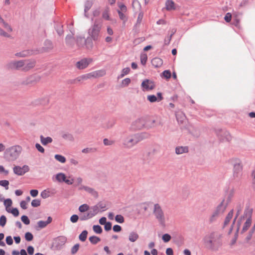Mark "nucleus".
Segmentation results:
<instances>
[{"label":"nucleus","instance_id":"f257e3e1","mask_svg":"<svg viewBox=\"0 0 255 255\" xmlns=\"http://www.w3.org/2000/svg\"><path fill=\"white\" fill-rule=\"evenodd\" d=\"M206 247L213 251H217L222 245V236L218 232H212L203 239Z\"/></svg>","mask_w":255,"mask_h":255},{"label":"nucleus","instance_id":"f03ea898","mask_svg":"<svg viewBox=\"0 0 255 255\" xmlns=\"http://www.w3.org/2000/svg\"><path fill=\"white\" fill-rule=\"evenodd\" d=\"M149 134L146 132L138 133L127 136L123 139V144L126 148H130L138 142L147 138Z\"/></svg>","mask_w":255,"mask_h":255},{"label":"nucleus","instance_id":"7ed1b4c3","mask_svg":"<svg viewBox=\"0 0 255 255\" xmlns=\"http://www.w3.org/2000/svg\"><path fill=\"white\" fill-rule=\"evenodd\" d=\"M155 123V121L154 120L146 122L144 118H139L131 123L129 129L131 131H136L141 129L144 128L148 129L154 127Z\"/></svg>","mask_w":255,"mask_h":255},{"label":"nucleus","instance_id":"20e7f679","mask_svg":"<svg viewBox=\"0 0 255 255\" xmlns=\"http://www.w3.org/2000/svg\"><path fill=\"white\" fill-rule=\"evenodd\" d=\"M102 22L100 20H95L94 24L88 29V33L90 39L95 42L99 41L101 37V30Z\"/></svg>","mask_w":255,"mask_h":255},{"label":"nucleus","instance_id":"39448f33","mask_svg":"<svg viewBox=\"0 0 255 255\" xmlns=\"http://www.w3.org/2000/svg\"><path fill=\"white\" fill-rule=\"evenodd\" d=\"M22 151V147L18 145H15L7 148L4 152V157L8 161L16 160Z\"/></svg>","mask_w":255,"mask_h":255},{"label":"nucleus","instance_id":"423d86ee","mask_svg":"<svg viewBox=\"0 0 255 255\" xmlns=\"http://www.w3.org/2000/svg\"><path fill=\"white\" fill-rule=\"evenodd\" d=\"M153 214L159 225L162 227L166 226V222L168 218L165 215L164 212L159 204H155L153 209Z\"/></svg>","mask_w":255,"mask_h":255},{"label":"nucleus","instance_id":"0eeeda50","mask_svg":"<svg viewBox=\"0 0 255 255\" xmlns=\"http://www.w3.org/2000/svg\"><path fill=\"white\" fill-rule=\"evenodd\" d=\"M75 41L78 47H85L87 49L89 50L92 49L94 46L93 42L90 37H88L87 38H85V37L82 35L77 36Z\"/></svg>","mask_w":255,"mask_h":255},{"label":"nucleus","instance_id":"6e6552de","mask_svg":"<svg viewBox=\"0 0 255 255\" xmlns=\"http://www.w3.org/2000/svg\"><path fill=\"white\" fill-rule=\"evenodd\" d=\"M233 165V177L235 179H239L242 175L243 166L242 162L239 159L232 160Z\"/></svg>","mask_w":255,"mask_h":255},{"label":"nucleus","instance_id":"1a4fd4ad","mask_svg":"<svg viewBox=\"0 0 255 255\" xmlns=\"http://www.w3.org/2000/svg\"><path fill=\"white\" fill-rule=\"evenodd\" d=\"M233 195V191H232L231 194L229 196L228 199L227 200L223 199L221 201V202L215 208V209L213 211L215 212L216 213H217L220 216L221 215H222V214H223V213L225 212V211L226 209V208H227Z\"/></svg>","mask_w":255,"mask_h":255},{"label":"nucleus","instance_id":"9d476101","mask_svg":"<svg viewBox=\"0 0 255 255\" xmlns=\"http://www.w3.org/2000/svg\"><path fill=\"white\" fill-rule=\"evenodd\" d=\"M39 52L37 49H26L20 52H16L14 56L17 58H25L33 55H36Z\"/></svg>","mask_w":255,"mask_h":255},{"label":"nucleus","instance_id":"9b49d317","mask_svg":"<svg viewBox=\"0 0 255 255\" xmlns=\"http://www.w3.org/2000/svg\"><path fill=\"white\" fill-rule=\"evenodd\" d=\"M67 241V238L65 236H59L54 240L53 244V248L55 250H61Z\"/></svg>","mask_w":255,"mask_h":255},{"label":"nucleus","instance_id":"f8f14e48","mask_svg":"<svg viewBox=\"0 0 255 255\" xmlns=\"http://www.w3.org/2000/svg\"><path fill=\"white\" fill-rule=\"evenodd\" d=\"M23 62L20 60H11L6 64V67L9 70H21Z\"/></svg>","mask_w":255,"mask_h":255},{"label":"nucleus","instance_id":"ddd939ff","mask_svg":"<svg viewBox=\"0 0 255 255\" xmlns=\"http://www.w3.org/2000/svg\"><path fill=\"white\" fill-rule=\"evenodd\" d=\"M23 62V66L21 67V71L27 72L34 68L36 65V61L34 59L21 60Z\"/></svg>","mask_w":255,"mask_h":255},{"label":"nucleus","instance_id":"4468645a","mask_svg":"<svg viewBox=\"0 0 255 255\" xmlns=\"http://www.w3.org/2000/svg\"><path fill=\"white\" fill-rule=\"evenodd\" d=\"M118 4L119 8L117 10V11L119 14L120 18L124 21H127V16L125 14L128 10L127 6L122 2H118Z\"/></svg>","mask_w":255,"mask_h":255},{"label":"nucleus","instance_id":"2eb2a0df","mask_svg":"<svg viewBox=\"0 0 255 255\" xmlns=\"http://www.w3.org/2000/svg\"><path fill=\"white\" fill-rule=\"evenodd\" d=\"M252 209H248L245 210V215L247 218V219L245 223L243 228V231L245 232L250 227L252 223Z\"/></svg>","mask_w":255,"mask_h":255},{"label":"nucleus","instance_id":"dca6fc26","mask_svg":"<svg viewBox=\"0 0 255 255\" xmlns=\"http://www.w3.org/2000/svg\"><path fill=\"white\" fill-rule=\"evenodd\" d=\"M29 170V167L28 165H24L22 167L19 166H15L13 168V171L14 174L21 176Z\"/></svg>","mask_w":255,"mask_h":255},{"label":"nucleus","instance_id":"f3484780","mask_svg":"<svg viewBox=\"0 0 255 255\" xmlns=\"http://www.w3.org/2000/svg\"><path fill=\"white\" fill-rule=\"evenodd\" d=\"M141 86L143 91L151 90L154 88V83L148 79L143 80Z\"/></svg>","mask_w":255,"mask_h":255},{"label":"nucleus","instance_id":"a211bd4d","mask_svg":"<svg viewBox=\"0 0 255 255\" xmlns=\"http://www.w3.org/2000/svg\"><path fill=\"white\" fill-rule=\"evenodd\" d=\"M78 189L79 190H85L95 198H97L98 197V192L93 188L83 185H81V186L79 187Z\"/></svg>","mask_w":255,"mask_h":255},{"label":"nucleus","instance_id":"6ab92c4d","mask_svg":"<svg viewBox=\"0 0 255 255\" xmlns=\"http://www.w3.org/2000/svg\"><path fill=\"white\" fill-rule=\"evenodd\" d=\"M217 134L220 139L223 141H230L231 139V136L227 131L221 129L217 132Z\"/></svg>","mask_w":255,"mask_h":255},{"label":"nucleus","instance_id":"aec40b11","mask_svg":"<svg viewBox=\"0 0 255 255\" xmlns=\"http://www.w3.org/2000/svg\"><path fill=\"white\" fill-rule=\"evenodd\" d=\"M92 61V59L91 58L83 59L76 63V67L79 69H84L86 68Z\"/></svg>","mask_w":255,"mask_h":255},{"label":"nucleus","instance_id":"412c9836","mask_svg":"<svg viewBox=\"0 0 255 255\" xmlns=\"http://www.w3.org/2000/svg\"><path fill=\"white\" fill-rule=\"evenodd\" d=\"M56 180L59 182H64L66 184H70L71 182L69 181V179H66L65 174L63 173H59L55 175Z\"/></svg>","mask_w":255,"mask_h":255},{"label":"nucleus","instance_id":"4be33fe9","mask_svg":"<svg viewBox=\"0 0 255 255\" xmlns=\"http://www.w3.org/2000/svg\"><path fill=\"white\" fill-rule=\"evenodd\" d=\"M53 48V44L52 42L49 40H46L44 42V47L41 49H38L39 53L47 51Z\"/></svg>","mask_w":255,"mask_h":255},{"label":"nucleus","instance_id":"5701e85b","mask_svg":"<svg viewBox=\"0 0 255 255\" xmlns=\"http://www.w3.org/2000/svg\"><path fill=\"white\" fill-rule=\"evenodd\" d=\"M243 208V205L241 204H239L237 206V211L236 215L235 218L233 220L232 225V226H231V228L230 229L229 232V234H230L232 232V230H233V225L235 224V222L236 221V219L238 218V216L240 215V212H241Z\"/></svg>","mask_w":255,"mask_h":255},{"label":"nucleus","instance_id":"b1692460","mask_svg":"<svg viewBox=\"0 0 255 255\" xmlns=\"http://www.w3.org/2000/svg\"><path fill=\"white\" fill-rule=\"evenodd\" d=\"M188 151L189 148L187 146H178L175 148V153L177 154L187 153Z\"/></svg>","mask_w":255,"mask_h":255},{"label":"nucleus","instance_id":"393cba45","mask_svg":"<svg viewBox=\"0 0 255 255\" xmlns=\"http://www.w3.org/2000/svg\"><path fill=\"white\" fill-rule=\"evenodd\" d=\"M52 219L51 217H48L47 221H39L37 222V226L39 229H43L47 226L52 222Z\"/></svg>","mask_w":255,"mask_h":255},{"label":"nucleus","instance_id":"a878e982","mask_svg":"<svg viewBox=\"0 0 255 255\" xmlns=\"http://www.w3.org/2000/svg\"><path fill=\"white\" fill-rule=\"evenodd\" d=\"M151 64L154 67L157 68L161 66L163 61L161 58L155 57L151 60Z\"/></svg>","mask_w":255,"mask_h":255},{"label":"nucleus","instance_id":"bb28decb","mask_svg":"<svg viewBox=\"0 0 255 255\" xmlns=\"http://www.w3.org/2000/svg\"><path fill=\"white\" fill-rule=\"evenodd\" d=\"M233 213H234L233 209L231 210L228 213V215H227V216L225 219L224 222V226H223L224 228H225L226 226H227L229 224L230 222L231 221V220L232 219L233 216Z\"/></svg>","mask_w":255,"mask_h":255},{"label":"nucleus","instance_id":"cd10ccee","mask_svg":"<svg viewBox=\"0 0 255 255\" xmlns=\"http://www.w3.org/2000/svg\"><path fill=\"white\" fill-rule=\"evenodd\" d=\"M166 9L167 10L175 9V4L172 0H166L165 2Z\"/></svg>","mask_w":255,"mask_h":255},{"label":"nucleus","instance_id":"c85d7f7f","mask_svg":"<svg viewBox=\"0 0 255 255\" xmlns=\"http://www.w3.org/2000/svg\"><path fill=\"white\" fill-rule=\"evenodd\" d=\"M61 136L63 139L70 141H73L74 140L73 135L68 132H62L61 133Z\"/></svg>","mask_w":255,"mask_h":255},{"label":"nucleus","instance_id":"c756f323","mask_svg":"<svg viewBox=\"0 0 255 255\" xmlns=\"http://www.w3.org/2000/svg\"><path fill=\"white\" fill-rule=\"evenodd\" d=\"M0 24H1L2 26L6 29L8 32H12V28L11 26L6 22H5L4 19L1 17L0 18Z\"/></svg>","mask_w":255,"mask_h":255},{"label":"nucleus","instance_id":"7c9ffc66","mask_svg":"<svg viewBox=\"0 0 255 255\" xmlns=\"http://www.w3.org/2000/svg\"><path fill=\"white\" fill-rule=\"evenodd\" d=\"M0 24H1L2 26L6 29L8 32H12V28L11 26L6 22H5L4 19L1 17L0 18Z\"/></svg>","mask_w":255,"mask_h":255},{"label":"nucleus","instance_id":"2f4dec72","mask_svg":"<svg viewBox=\"0 0 255 255\" xmlns=\"http://www.w3.org/2000/svg\"><path fill=\"white\" fill-rule=\"evenodd\" d=\"M73 34H68L66 36L65 38L66 43L68 45L73 46L74 44L75 39L73 37Z\"/></svg>","mask_w":255,"mask_h":255},{"label":"nucleus","instance_id":"473e14b6","mask_svg":"<svg viewBox=\"0 0 255 255\" xmlns=\"http://www.w3.org/2000/svg\"><path fill=\"white\" fill-rule=\"evenodd\" d=\"M220 217L217 213L213 211L211 214L210 215L208 219V222L210 224H212L215 222L218 218Z\"/></svg>","mask_w":255,"mask_h":255},{"label":"nucleus","instance_id":"72a5a7b5","mask_svg":"<svg viewBox=\"0 0 255 255\" xmlns=\"http://www.w3.org/2000/svg\"><path fill=\"white\" fill-rule=\"evenodd\" d=\"M138 238L139 236L135 232L132 231L129 234L128 240L131 242H135Z\"/></svg>","mask_w":255,"mask_h":255},{"label":"nucleus","instance_id":"f704fd0d","mask_svg":"<svg viewBox=\"0 0 255 255\" xmlns=\"http://www.w3.org/2000/svg\"><path fill=\"white\" fill-rule=\"evenodd\" d=\"M40 138V141L43 145H46L48 143H50L53 141L52 138L51 137H49V136L45 137L43 135H41Z\"/></svg>","mask_w":255,"mask_h":255},{"label":"nucleus","instance_id":"c9c22d12","mask_svg":"<svg viewBox=\"0 0 255 255\" xmlns=\"http://www.w3.org/2000/svg\"><path fill=\"white\" fill-rule=\"evenodd\" d=\"M92 218L89 212L81 213L79 214V220L81 221H86Z\"/></svg>","mask_w":255,"mask_h":255},{"label":"nucleus","instance_id":"e433bc0d","mask_svg":"<svg viewBox=\"0 0 255 255\" xmlns=\"http://www.w3.org/2000/svg\"><path fill=\"white\" fill-rule=\"evenodd\" d=\"M99 212V207L96 205L93 206L92 207H91L90 210L89 211L92 218L96 216L98 213Z\"/></svg>","mask_w":255,"mask_h":255},{"label":"nucleus","instance_id":"4c0bfd02","mask_svg":"<svg viewBox=\"0 0 255 255\" xmlns=\"http://www.w3.org/2000/svg\"><path fill=\"white\" fill-rule=\"evenodd\" d=\"M92 76L94 78L102 77L106 74L105 70H98L92 72Z\"/></svg>","mask_w":255,"mask_h":255},{"label":"nucleus","instance_id":"58836bf2","mask_svg":"<svg viewBox=\"0 0 255 255\" xmlns=\"http://www.w3.org/2000/svg\"><path fill=\"white\" fill-rule=\"evenodd\" d=\"M55 28L57 33L59 36L63 35L64 33L63 25L59 23H56L55 26Z\"/></svg>","mask_w":255,"mask_h":255},{"label":"nucleus","instance_id":"ea45409f","mask_svg":"<svg viewBox=\"0 0 255 255\" xmlns=\"http://www.w3.org/2000/svg\"><path fill=\"white\" fill-rule=\"evenodd\" d=\"M92 5V2L91 1L88 0L85 2V8H84V15L86 17H88V15L87 13V11L91 8Z\"/></svg>","mask_w":255,"mask_h":255},{"label":"nucleus","instance_id":"a19ab883","mask_svg":"<svg viewBox=\"0 0 255 255\" xmlns=\"http://www.w3.org/2000/svg\"><path fill=\"white\" fill-rule=\"evenodd\" d=\"M90 209L89 206L87 204H84L79 207L78 210L80 212L84 213Z\"/></svg>","mask_w":255,"mask_h":255},{"label":"nucleus","instance_id":"79ce46f5","mask_svg":"<svg viewBox=\"0 0 255 255\" xmlns=\"http://www.w3.org/2000/svg\"><path fill=\"white\" fill-rule=\"evenodd\" d=\"M130 72V68L129 67H126L124 68L121 72V74L118 76V78L120 79L124 77L125 75L128 74Z\"/></svg>","mask_w":255,"mask_h":255},{"label":"nucleus","instance_id":"37998d69","mask_svg":"<svg viewBox=\"0 0 255 255\" xmlns=\"http://www.w3.org/2000/svg\"><path fill=\"white\" fill-rule=\"evenodd\" d=\"M88 235V232L86 230L83 231L79 235V239L82 242L86 241Z\"/></svg>","mask_w":255,"mask_h":255},{"label":"nucleus","instance_id":"c03bdc74","mask_svg":"<svg viewBox=\"0 0 255 255\" xmlns=\"http://www.w3.org/2000/svg\"><path fill=\"white\" fill-rule=\"evenodd\" d=\"M89 241L91 244L95 245L97 244L98 242H99L101 241V239L100 238L97 236H93L89 238Z\"/></svg>","mask_w":255,"mask_h":255},{"label":"nucleus","instance_id":"a18cd8bd","mask_svg":"<svg viewBox=\"0 0 255 255\" xmlns=\"http://www.w3.org/2000/svg\"><path fill=\"white\" fill-rule=\"evenodd\" d=\"M132 6L134 10L140 9L141 7L140 3L137 0H133Z\"/></svg>","mask_w":255,"mask_h":255},{"label":"nucleus","instance_id":"49530a36","mask_svg":"<svg viewBox=\"0 0 255 255\" xmlns=\"http://www.w3.org/2000/svg\"><path fill=\"white\" fill-rule=\"evenodd\" d=\"M54 158L59 162L64 163L66 162V158L60 154H55L54 156Z\"/></svg>","mask_w":255,"mask_h":255},{"label":"nucleus","instance_id":"de8ad7c7","mask_svg":"<svg viewBox=\"0 0 255 255\" xmlns=\"http://www.w3.org/2000/svg\"><path fill=\"white\" fill-rule=\"evenodd\" d=\"M176 119L179 123H182L185 119V115L182 113H178L176 115Z\"/></svg>","mask_w":255,"mask_h":255},{"label":"nucleus","instance_id":"09e8293b","mask_svg":"<svg viewBox=\"0 0 255 255\" xmlns=\"http://www.w3.org/2000/svg\"><path fill=\"white\" fill-rule=\"evenodd\" d=\"M143 13L142 11H140L138 15L136 23L135 24L136 26H138L140 24L143 18Z\"/></svg>","mask_w":255,"mask_h":255},{"label":"nucleus","instance_id":"8fccbe9b","mask_svg":"<svg viewBox=\"0 0 255 255\" xmlns=\"http://www.w3.org/2000/svg\"><path fill=\"white\" fill-rule=\"evenodd\" d=\"M93 231L97 234H101L102 233V228L99 225H94L93 227Z\"/></svg>","mask_w":255,"mask_h":255},{"label":"nucleus","instance_id":"3c124183","mask_svg":"<svg viewBox=\"0 0 255 255\" xmlns=\"http://www.w3.org/2000/svg\"><path fill=\"white\" fill-rule=\"evenodd\" d=\"M80 245L79 244H75L71 249V253L72 255H75L78 251Z\"/></svg>","mask_w":255,"mask_h":255},{"label":"nucleus","instance_id":"603ef678","mask_svg":"<svg viewBox=\"0 0 255 255\" xmlns=\"http://www.w3.org/2000/svg\"><path fill=\"white\" fill-rule=\"evenodd\" d=\"M147 100L151 103H154L157 101L158 99L156 96L154 95H148L147 97Z\"/></svg>","mask_w":255,"mask_h":255},{"label":"nucleus","instance_id":"864d4df0","mask_svg":"<svg viewBox=\"0 0 255 255\" xmlns=\"http://www.w3.org/2000/svg\"><path fill=\"white\" fill-rule=\"evenodd\" d=\"M0 36H3L4 37L11 38L12 37L10 34L4 31L2 28H0Z\"/></svg>","mask_w":255,"mask_h":255},{"label":"nucleus","instance_id":"5fc2aeb1","mask_svg":"<svg viewBox=\"0 0 255 255\" xmlns=\"http://www.w3.org/2000/svg\"><path fill=\"white\" fill-rule=\"evenodd\" d=\"M9 182L6 180H3L0 181V185L4 187L6 190L8 189Z\"/></svg>","mask_w":255,"mask_h":255},{"label":"nucleus","instance_id":"6e6d98bb","mask_svg":"<svg viewBox=\"0 0 255 255\" xmlns=\"http://www.w3.org/2000/svg\"><path fill=\"white\" fill-rule=\"evenodd\" d=\"M115 220L119 223L122 224L124 222V218L121 215H117L115 217Z\"/></svg>","mask_w":255,"mask_h":255},{"label":"nucleus","instance_id":"4d7b16f0","mask_svg":"<svg viewBox=\"0 0 255 255\" xmlns=\"http://www.w3.org/2000/svg\"><path fill=\"white\" fill-rule=\"evenodd\" d=\"M6 223V218L5 216L2 215L0 217V225L4 227Z\"/></svg>","mask_w":255,"mask_h":255},{"label":"nucleus","instance_id":"13d9d810","mask_svg":"<svg viewBox=\"0 0 255 255\" xmlns=\"http://www.w3.org/2000/svg\"><path fill=\"white\" fill-rule=\"evenodd\" d=\"M40 205V200L39 199L33 200L31 202V206L33 207H37Z\"/></svg>","mask_w":255,"mask_h":255},{"label":"nucleus","instance_id":"bf43d9fd","mask_svg":"<svg viewBox=\"0 0 255 255\" xmlns=\"http://www.w3.org/2000/svg\"><path fill=\"white\" fill-rule=\"evenodd\" d=\"M171 236L168 234H165L162 236V239L165 242H168L171 240Z\"/></svg>","mask_w":255,"mask_h":255},{"label":"nucleus","instance_id":"052dcab7","mask_svg":"<svg viewBox=\"0 0 255 255\" xmlns=\"http://www.w3.org/2000/svg\"><path fill=\"white\" fill-rule=\"evenodd\" d=\"M40 195L42 198L46 199L49 197V192L48 191H47L46 190H44L41 192Z\"/></svg>","mask_w":255,"mask_h":255},{"label":"nucleus","instance_id":"680f3d73","mask_svg":"<svg viewBox=\"0 0 255 255\" xmlns=\"http://www.w3.org/2000/svg\"><path fill=\"white\" fill-rule=\"evenodd\" d=\"M79 219V215L78 216L76 214L73 215L70 217V221L73 223H75L77 222V221H78Z\"/></svg>","mask_w":255,"mask_h":255},{"label":"nucleus","instance_id":"e2e57ef3","mask_svg":"<svg viewBox=\"0 0 255 255\" xmlns=\"http://www.w3.org/2000/svg\"><path fill=\"white\" fill-rule=\"evenodd\" d=\"M21 220L22 222L25 225H29L30 224V220H29L27 216L25 215H23L21 217Z\"/></svg>","mask_w":255,"mask_h":255},{"label":"nucleus","instance_id":"0e129e2a","mask_svg":"<svg viewBox=\"0 0 255 255\" xmlns=\"http://www.w3.org/2000/svg\"><path fill=\"white\" fill-rule=\"evenodd\" d=\"M25 240L27 241H31L33 238L32 234L30 232H27L25 234Z\"/></svg>","mask_w":255,"mask_h":255},{"label":"nucleus","instance_id":"69168bd1","mask_svg":"<svg viewBox=\"0 0 255 255\" xmlns=\"http://www.w3.org/2000/svg\"><path fill=\"white\" fill-rule=\"evenodd\" d=\"M115 124V121L114 120H110L106 124V128H112Z\"/></svg>","mask_w":255,"mask_h":255},{"label":"nucleus","instance_id":"338daca9","mask_svg":"<svg viewBox=\"0 0 255 255\" xmlns=\"http://www.w3.org/2000/svg\"><path fill=\"white\" fill-rule=\"evenodd\" d=\"M147 59V55L145 54H142L140 56V61L142 65H145L146 63Z\"/></svg>","mask_w":255,"mask_h":255},{"label":"nucleus","instance_id":"774afa93","mask_svg":"<svg viewBox=\"0 0 255 255\" xmlns=\"http://www.w3.org/2000/svg\"><path fill=\"white\" fill-rule=\"evenodd\" d=\"M162 74L163 76L166 79H169L171 77V72L169 70H165Z\"/></svg>","mask_w":255,"mask_h":255}]
</instances>
